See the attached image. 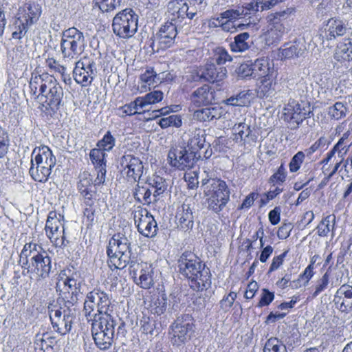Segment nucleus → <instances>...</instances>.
I'll return each mask as SVG.
<instances>
[{
    "mask_svg": "<svg viewBox=\"0 0 352 352\" xmlns=\"http://www.w3.org/2000/svg\"><path fill=\"white\" fill-rule=\"evenodd\" d=\"M107 254L108 265L111 269L122 270L129 265L130 274L134 278L138 274L153 273L151 265L138 263L137 256L132 253L131 240L123 234L118 233L110 239Z\"/></svg>",
    "mask_w": 352,
    "mask_h": 352,
    "instance_id": "nucleus-1",
    "label": "nucleus"
},
{
    "mask_svg": "<svg viewBox=\"0 0 352 352\" xmlns=\"http://www.w3.org/2000/svg\"><path fill=\"white\" fill-rule=\"evenodd\" d=\"M179 272L190 283V287L196 291L208 289L211 285L209 268L193 253L184 252L177 261Z\"/></svg>",
    "mask_w": 352,
    "mask_h": 352,
    "instance_id": "nucleus-2",
    "label": "nucleus"
},
{
    "mask_svg": "<svg viewBox=\"0 0 352 352\" xmlns=\"http://www.w3.org/2000/svg\"><path fill=\"white\" fill-rule=\"evenodd\" d=\"M92 321L91 333L96 346L101 350L109 349L114 339L125 338L127 331L126 324L121 322L115 333L116 320L111 314L102 316H96L91 320Z\"/></svg>",
    "mask_w": 352,
    "mask_h": 352,
    "instance_id": "nucleus-3",
    "label": "nucleus"
},
{
    "mask_svg": "<svg viewBox=\"0 0 352 352\" xmlns=\"http://www.w3.org/2000/svg\"><path fill=\"white\" fill-rule=\"evenodd\" d=\"M19 263L28 272L34 273L38 277H49L52 270V260L43 248L34 243H28L20 254Z\"/></svg>",
    "mask_w": 352,
    "mask_h": 352,
    "instance_id": "nucleus-4",
    "label": "nucleus"
},
{
    "mask_svg": "<svg viewBox=\"0 0 352 352\" xmlns=\"http://www.w3.org/2000/svg\"><path fill=\"white\" fill-rule=\"evenodd\" d=\"M85 46L84 34L77 28H69L62 32L60 51L65 63L76 60L83 52Z\"/></svg>",
    "mask_w": 352,
    "mask_h": 352,
    "instance_id": "nucleus-5",
    "label": "nucleus"
},
{
    "mask_svg": "<svg viewBox=\"0 0 352 352\" xmlns=\"http://www.w3.org/2000/svg\"><path fill=\"white\" fill-rule=\"evenodd\" d=\"M84 311L87 319H94V316H102L113 311L109 296L104 292L94 289L87 294L84 302Z\"/></svg>",
    "mask_w": 352,
    "mask_h": 352,
    "instance_id": "nucleus-6",
    "label": "nucleus"
},
{
    "mask_svg": "<svg viewBox=\"0 0 352 352\" xmlns=\"http://www.w3.org/2000/svg\"><path fill=\"white\" fill-rule=\"evenodd\" d=\"M138 15L131 8H126L116 14L113 19V32L121 38H129L138 30Z\"/></svg>",
    "mask_w": 352,
    "mask_h": 352,
    "instance_id": "nucleus-7",
    "label": "nucleus"
},
{
    "mask_svg": "<svg viewBox=\"0 0 352 352\" xmlns=\"http://www.w3.org/2000/svg\"><path fill=\"white\" fill-rule=\"evenodd\" d=\"M294 11L293 8L269 14L267 17L269 28L264 34V39L268 45L278 43L285 32L283 20L286 19Z\"/></svg>",
    "mask_w": 352,
    "mask_h": 352,
    "instance_id": "nucleus-8",
    "label": "nucleus"
},
{
    "mask_svg": "<svg viewBox=\"0 0 352 352\" xmlns=\"http://www.w3.org/2000/svg\"><path fill=\"white\" fill-rule=\"evenodd\" d=\"M65 308L50 311V318L53 328L60 335H65L70 332L72 324L76 318V310L74 306L65 304Z\"/></svg>",
    "mask_w": 352,
    "mask_h": 352,
    "instance_id": "nucleus-9",
    "label": "nucleus"
},
{
    "mask_svg": "<svg viewBox=\"0 0 352 352\" xmlns=\"http://www.w3.org/2000/svg\"><path fill=\"white\" fill-rule=\"evenodd\" d=\"M63 95L62 87L54 77L43 94L40 96L41 99L38 102L45 110L55 112L63 106Z\"/></svg>",
    "mask_w": 352,
    "mask_h": 352,
    "instance_id": "nucleus-10",
    "label": "nucleus"
},
{
    "mask_svg": "<svg viewBox=\"0 0 352 352\" xmlns=\"http://www.w3.org/2000/svg\"><path fill=\"white\" fill-rule=\"evenodd\" d=\"M200 155H196L195 151L182 146L172 147L168 155V160L171 166L179 170L192 168Z\"/></svg>",
    "mask_w": 352,
    "mask_h": 352,
    "instance_id": "nucleus-11",
    "label": "nucleus"
},
{
    "mask_svg": "<svg viewBox=\"0 0 352 352\" xmlns=\"http://www.w3.org/2000/svg\"><path fill=\"white\" fill-rule=\"evenodd\" d=\"M192 318L186 314L178 317L171 325V342L173 345L180 346L190 340L192 330Z\"/></svg>",
    "mask_w": 352,
    "mask_h": 352,
    "instance_id": "nucleus-12",
    "label": "nucleus"
},
{
    "mask_svg": "<svg viewBox=\"0 0 352 352\" xmlns=\"http://www.w3.org/2000/svg\"><path fill=\"white\" fill-rule=\"evenodd\" d=\"M177 27L173 22H166L154 36L151 47L153 50H166L175 43L177 35Z\"/></svg>",
    "mask_w": 352,
    "mask_h": 352,
    "instance_id": "nucleus-13",
    "label": "nucleus"
},
{
    "mask_svg": "<svg viewBox=\"0 0 352 352\" xmlns=\"http://www.w3.org/2000/svg\"><path fill=\"white\" fill-rule=\"evenodd\" d=\"M135 223L138 232L144 236L153 238L156 236L158 227L153 215L146 209H140L134 214Z\"/></svg>",
    "mask_w": 352,
    "mask_h": 352,
    "instance_id": "nucleus-14",
    "label": "nucleus"
},
{
    "mask_svg": "<svg viewBox=\"0 0 352 352\" xmlns=\"http://www.w3.org/2000/svg\"><path fill=\"white\" fill-rule=\"evenodd\" d=\"M74 63L73 76L75 81L84 87L90 85L96 74L95 63L85 58Z\"/></svg>",
    "mask_w": 352,
    "mask_h": 352,
    "instance_id": "nucleus-15",
    "label": "nucleus"
},
{
    "mask_svg": "<svg viewBox=\"0 0 352 352\" xmlns=\"http://www.w3.org/2000/svg\"><path fill=\"white\" fill-rule=\"evenodd\" d=\"M120 166L126 177L136 182L140 180L144 169L142 161L132 155H124L120 158Z\"/></svg>",
    "mask_w": 352,
    "mask_h": 352,
    "instance_id": "nucleus-16",
    "label": "nucleus"
},
{
    "mask_svg": "<svg viewBox=\"0 0 352 352\" xmlns=\"http://www.w3.org/2000/svg\"><path fill=\"white\" fill-rule=\"evenodd\" d=\"M75 276L77 274H73L71 276H67L63 280V289L61 291L60 296L63 299L65 304L69 306H74L78 300V294L80 292V283Z\"/></svg>",
    "mask_w": 352,
    "mask_h": 352,
    "instance_id": "nucleus-17",
    "label": "nucleus"
},
{
    "mask_svg": "<svg viewBox=\"0 0 352 352\" xmlns=\"http://www.w3.org/2000/svg\"><path fill=\"white\" fill-rule=\"evenodd\" d=\"M189 10L188 3L184 0H173L167 5V22H173L177 26L181 25L186 19V12Z\"/></svg>",
    "mask_w": 352,
    "mask_h": 352,
    "instance_id": "nucleus-18",
    "label": "nucleus"
},
{
    "mask_svg": "<svg viewBox=\"0 0 352 352\" xmlns=\"http://www.w3.org/2000/svg\"><path fill=\"white\" fill-rule=\"evenodd\" d=\"M306 50L305 41L304 38L299 37L293 41L285 43L279 48L278 56L281 58H298L302 56Z\"/></svg>",
    "mask_w": 352,
    "mask_h": 352,
    "instance_id": "nucleus-19",
    "label": "nucleus"
},
{
    "mask_svg": "<svg viewBox=\"0 0 352 352\" xmlns=\"http://www.w3.org/2000/svg\"><path fill=\"white\" fill-rule=\"evenodd\" d=\"M31 156L32 162L47 168L48 171L52 173V169L56 165V159L48 146H42L35 148Z\"/></svg>",
    "mask_w": 352,
    "mask_h": 352,
    "instance_id": "nucleus-20",
    "label": "nucleus"
},
{
    "mask_svg": "<svg viewBox=\"0 0 352 352\" xmlns=\"http://www.w3.org/2000/svg\"><path fill=\"white\" fill-rule=\"evenodd\" d=\"M333 302L341 312L352 311V287L349 285H342L337 290Z\"/></svg>",
    "mask_w": 352,
    "mask_h": 352,
    "instance_id": "nucleus-21",
    "label": "nucleus"
},
{
    "mask_svg": "<svg viewBox=\"0 0 352 352\" xmlns=\"http://www.w3.org/2000/svg\"><path fill=\"white\" fill-rule=\"evenodd\" d=\"M41 14V7L38 4L28 3L19 8L16 19L30 28L38 21Z\"/></svg>",
    "mask_w": 352,
    "mask_h": 352,
    "instance_id": "nucleus-22",
    "label": "nucleus"
},
{
    "mask_svg": "<svg viewBox=\"0 0 352 352\" xmlns=\"http://www.w3.org/2000/svg\"><path fill=\"white\" fill-rule=\"evenodd\" d=\"M227 69L225 67H217L214 63H208L200 74V79L211 83L222 82L227 77Z\"/></svg>",
    "mask_w": 352,
    "mask_h": 352,
    "instance_id": "nucleus-23",
    "label": "nucleus"
},
{
    "mask_svg": "<svg viewBox=\"0 0 352 352\" xmlns=\"http://www.w3.org/2000/svg\"><path fill=\"white\" fill-rule=\"evenodd\" d=\"M54 76L48 75L47 74H43L38 75L36 74H32L30 82L29 87L30 89V93L34 96V98L40 100V96L43 94L46 88L53 79Z\"/></svg>",
    "mask_w": 352,
    "mask_h": 352,
    "instance_id": "nucleus-24",
    "label": "nucleus"
},
{
    "mask_svg": "<svg viewBox=\"0 0 352 352\" xmlns=\"http://www.w3.org/2000/svg\"><path fill=\"white\" fill-rule=\"evenodd\" d=\"M215 91L208 85H204L195 89L190 96L191 102L196 107L212 104L214 100Z\"/></svg>",
    "mask_w": 352,
    "mask_h": 352,
    "instance_id": "nucleus-25",
    "label": "nucleus"
},
{
    "mask_svg": "<svg viewBox=\"0 0 352 352\" xmlns=\"http://www.w3.org/2000/svg\"><path fill=\"white\" fill-rule=\"evenodd\" d=\"M176 218L178 221V227L183 231H188L192 228L194 225V216L190 204L184 202L178 208Z\"/></svg>",
    "mask_w": 352,
    "mask_h": 352,
    "instance_id": "nucleus-26",
    "label": "nucleus"
},
{
    "mask_svg": "<svg viewBox=\"0 0 352 352\" xmlns=\"http://www.w3.org/2000/svg\"><path fill=\"white\" fill-rule=\"evenodd\" d=\"M210 188H208V195L213 197V198L219 199L221 202L228 204L230 200V190L226 183L221 179H210Z\"/></svg>",
    "mask_w": 352,
    "mask_h": 352,
    "instance_id": "nucleus-27",
    "label": "nucleus"
},
{
    "mask_svg": "<svg viewBox=\"0 0 352 352\" xmlns=\"http://www.w3.org/2000/svg\"><path fill=\"white\" fill-rule=\"evenodd\" d=\"M348 28L346 23L340 19L331 18L328 20L324 29V35L327 40L335 39L337 36H341L346 34Z\"/></svg>",
    "mask_w": 352,
    "mask_h": 352,
    "instance_id": "nucleus-28",
    "label": "nucleus"
},
{
    "mask_svg": "<svg viewBox=\"0 0 352 352\" xmlns=\"http://www.w3.org/2000/svg\"><path fill=\"white\" fill-rule=\"evenodd\" d=\"M205 135L204 130L196 129L190 132L187 144V148L190 151H195L196 155H200V158L201 157V149L205 146H207L208 148L210 147V144L206 145L205 144Z\"/></svg>",
    "mask_w": 352,
    "mask_h": 352,
    "instance_id": "nucleus-29",
    "label": "nucleus"
},
{
    "mask_svg": "<svg viewBox=\"0 0 352 352\" xmlns=\"http://www.w3.org/2000/svg\"><path fill=\"white\" fill-rule=\"evenodd\" d=\"M224 113L221 107H210L196 110L193 113V118L200 122H210L221 118Z\"/></svg>",
    "mask_w": 352,
    "mask_h": 352,
    "instance_id": "nucleus-30",
    "label": "nucleus"
},
{
    "mask_svg": "<svg viewBox=\"0 0 352 352\" xmlns=\"http://www.w3.org/2000/svg\"><path fill=\"white\" fill-rule=\"evenodd\" d=\"M252 42L250 40V34L242 32L234 37V41L230 43V48L233 52H243L248 50Z\"/></svg>",
    "mask_w": 352,
    "mask_h": 352,
    "instance_id": "nucleus-31",
    "label": "nucleus"
},
{
    "mask_svg": "<svg viewBox=\"0 0 352 352\" xmlns=\"http://www.w3.org/2000/svg\"><path fill=\"white\" fill-rule=\"evenodd\" d=\"M285 114L290 116L292 120H294L297 124L302 122L307 118L306 111L305 109H302L300 104L296 100L290 101L284 108Z\"/></svg>",
    "mask_w": 352,
    "mask_h": 352,
    "instance_id": "nucleus-32",
    "label": "nucleus"
},
{
    "mask_svg": "<svg viewBox=\"0 0 352 352\" xmlns=\"http://www.w3.org/2000/svg\"><path fill=\"white\" fill-rule=\"evenodd\" d=\"M252 93L250 90H243L236 95L230 96L224 102L228 105L245 107L250 104Z\"/></svg>",
    "mask_w": 352,
    "mask_h": 352,
    "instance_id": "nucleus-33",
    "label": "nucleus"
},
{
    "mask_svg": "<svg viewBox=\"0 0 352 352\" xmlns=\"http://www.w3.org/2000/svg\"><path fill=\"white\" fill-rule=\"evenodd\" d=\"M261 81L257 94L260 98H267L274 94L275 91L276 82L274 81L273 74L263 77Z\"/></svg>",
    "mask_w": 352,
    "mask_h": 352,
    "instance_id": "nucleus-34",
    "label": "nucleus"
},
{
    "mask_svg": "<svg viewBox=\"0 0 352 352\" xmlns=\"http://www.w3.org/2000/svg\"><path fill=\"white\" fill-rule=\"evenodd\" d=\"M335 224V215H327L325 217L322 218L320 223L316 228V229L317 230L318 235L321 237H324L327 236L330 232H331L332 235H333Z\"/></svg>",
    "mask_w": 352,
    "mask_h": 352,
    "instance_id": "nucleus-35",
    "label": "nucleus"
},
{
    "mask_svg": "<svg viewBox=\"0 0 352 352\" xmlns=\"http://www.w3.org/2000/svg\"><path fill=\"white\" fill-rule=\"evenodd\" d=\"M31 177L36 182L45 183L47 181L51 173L47 168L41 166L31 161V166L29 170Z\"/></svg>",
    "mask_w": 352,
    "mask_h": 352,
    "instance_id": "nucleus-36",
    "label": "nucleus"
},
{
    "mask_svg": "<svg viewBox=\"0 0 352 352\" xmlns=\"http://www.w3.org/2000/svg\"><path fill=\"white\" fill-rule=\"evenodd\" d=\"M336 57L338 60L349 61L352 60V38L345 39L344 42L338 45Z\"/></svg>",
    "mask_w": 352,
    "mask_h": 352,
    "instance_id": "nucleus-37",
    "label": "nucleus"
},
{
    "mask_svg": "<svg viewBox=\"0 0 352 352\" xmlns=\"http://www.w3.org/2000/svg\"><path fill=\"white\" fill-rule=\"evenodd\" d=\"M63 223L61 221L56 217V212H50L45 228L47 236H52L54 234H56V232L59 231L61 228H63Z\"/></svg>",
    "mask_w": 352,
    "mask_h": 352,
    "instance_id": "nucleus-38",
    "label": "nucleus"
},
{
    "mask_svg": "<svg viewBox=\"0 0 352 352\" xmlns=\"http://www.w3.org/2000/svg\"><path fill=\"white\" fill-rule=\"evenodd\" d=\"M146 182L152 189H154L153 197L155 198L163 194L167 188L166 180L158 175H153L146 180Z\"/></svg>",
    "mask_w": 352,
    "mask_h": 352,
    "instance_id": "nucleus-39",
    "label": "nucleus"
},
{
    "mask_svg": "<svg viewBox=\"0 0 352 352\" xmlns=\"http://www.w3.org/2000/svg\"><path fill=\"white\" fill-rule=\"evenodd\" d=\"M232 60V57L229 54L228 52L223 47H218L213 50L210 62L221 67V65Z\"/></svg>",
    "mask_w": 352,
    "mask_h": 352,
    "instance_id": "nucleus-40",
    "label": "nucleus"
},
{
    "mask_svg": "<svg viewBox=\"0 0 352 352\" xmlns=\"http://www.w3.org/2000/svg\"><path fill=\"white\" fill-rule=\"evenodd\" d=\"M140 79L144 85H142V88L146 89V85L151 86L154 84L161 82V78L152 67H148L140 76Z\"/></svg>",
    "mask_w": 352,
    "mask_h": 352,
    "instance_id": "nucleus-41",
    "label": "nucleus"
},
{
    "mask_svg": "<svg viewBox=\"0 0 352 352\" xmlns=\"http://www.w3.org/2000/svg\"><path fill=\"white\" fill-rule=\"evenodd\" d=\"M46 339H50L47 334H37L36 336L34 341V349L36 352H54V349L51 346L52 342L50 341V343H48Z\"/></svg>",
    "mask_w": 352,
    "mask_h": 352,
    "instance_id": "nucleus-42",
    "label": "nucleus"
},
{
    "mask_svg": "<svg viewBox=\"0 0 352 352\" xmlns=\"http://www.w3.org/2000/svg\"><path fill=\"white\" fill-rule=\"evenodd\" d=\"M245 16L244 9L241 6H237L234 9L228 10L220 14V16L217 19L219 22L223 19H227L230 21H236Z\"/></svg>",
    "mask_w": 352,
    "mask_h": 352,
    "instance_id": "nucleus-43",
    "label": "nucleus"
},
{
    "mask_svg": "<svg viewBox=\"0 0 352 352\" xmlns=\"http://www.w3.org/2000/svg\"><path fill=\"white\" fill-rule=\"evenodd\" d=\"M263 352H287V351L282 341L277 338L272 337L265 342Z\"/></svg>",
    "mask_w": 352,
    "mask_h": 352,
    "instance_id": "nucleus-44",
    "label": "nucleus"
},
{
    "mask_svg": "<svg viewBox=\"0 0 352 352\" xmlns=\"http://www.w3.org/2000/svg\"><path fill=\"white\" fill-rule=\"evenodd\" d=\"M253 64L254 76L259 77H265L273 74L271 72L269 63L264 59L256 60Z\"/></svg>",
    "mask_w": 352,
    "mask_h": 352,
    "instance_id": "nucleus-45",
    "label": "nucleus"
},
{
    "mask_svg": "<svg viewBox=\"0 0 352 352\" xmlns=\"http://www.w3.org/2000/svg\"><path fill=\"white\" fill-rule=\"evenodd\" d=\"M89 157L91 162L94 165L95 169L100 167H106V153L100 148H94L91 150Z\"/></svg>",
    "mask_w": 352,
    "mask_h": 352,
    "instance_id": "nucleus-46",
    "label": "nucleus"
},
{
    "mask_svg": "<svg viewBox=\"0 0 352 352\" xmlns=\"http://www.w3.org/2000/svg\"><path fill=\"white\" fill-rule=\"evenodd\" d=\"M122 0H94V3L103 12H110L120 7Z\"/></svg>",
    "mask_w": 352,
    "mask_h": 352,
    "instance_id": "nucleus-47",
    "label": "nucleus"
},
{
    "mask_svg": "<svg viewBox=\"0 0 352 352\" xmlns=\"http://www.w3.org/2000/svg\"><path fill=\"white\" fill-rule=\"evenodd\" d=\"M163 97V92L159 90H156L147 94L144 97H138V99L142 100L140 103L142 108L144 109L147 105L162 101Z\"/></svg>",
    "mask_w": 352,
    "mask_h": 352,
    "instance_id": "nucleus-48",
    "label": "nucleus"
},
{
    "mask_svg": "<svg viewBox=\"0 0 352 352\" xmlns=\"http://www.w3.org/2000/svg\"><path fill=\"white\" fill-rule=\"evenodd\" d=\"M29 28L30 27L26 26L21 20L16 19L12 27V38L16 40L21 39L25 36Z\"/></svg>",
    "mask_w": 352,
    "mask_h": 352,
    "instance_id": "nucleus-49",
    "label": "nucleus"
},
{
    "mask_svg": "<svg viewBox=\"0 0 352 352\" xmlns=\"http://www.w3.org/2000/svg\"><path fill=\"white\" fill-rule=\"evenodd\" d=\"M232 131L234 134L236 135L235 140L236 142H238L239 139H240V141H241L245 138H248L252 131L250 129V126L245 122L236 124L233 126Z\"/></svg>",
    "mask_w": 352,
    "mask_h": 352,
    "instance_id": "nucleus-50",
    "label": "nucleus"
},
{
    "mask_svg": "<svg viewBox=\"0 0 352 352\" xmlns=\"http://www.w3.org/2000/svg\"><path fill=\"white\" fill-rule=\"evenodd\" d=\"M157 123L162 129H166L169 126L179 128L182 124V120L179 115H171L168 117L162 118L159 120Z\"/></svg>",
    "mask_w": 352,
    "mask_h": 352,
    "instance_id": "nucleus-51",
    "label": "nucleus"
},
{
    "mask_svg": "<svg viewBox=\"0 0 352 352\" xmlns=\"http://www.w3.org/2000/svg\"><path fill=\"white\" fill-rule=\"evenodd\" d=\"M142 100L138 99V97L135 98L133 102H130L129 104H125L122 107V110L124 116H133L137 113H140L141 110L143 109L141 102Z\"/></svg>",
    "mask_w": 352,
    "mask_h": 352,
    "instance_id": "nucleus-52",
    "label": "nucleus"
},
{
    "mask_svg": "<svg viewBox=\"0 0 352 352\" xmlns=\"http://www.w3.org/2000/svg\"><path fill=\"white\" fill-rule=\"evenodd\" d=\"M346 107L341 102H337L333 106L329 107V116L335 120H339L346 116Z\"/></svg>",
    "mask_w": 352,
    "mask_h": 352,
    "instance_id": "nucleus-53",
    "label": "nucleus"
},
{
    "mask_svg": "<svg viewBox=\"0 0 352 352\" xmlns=\"http://www.w3.org/2000/svg\"><path fill=\"white\" fill-rule=\"evenodd\" d=\"M167 308V298L165 294H162L158 297L151 306V310L157 316H160L164 314Z\"/></svg>",
    "mask_w": 352,
    "mask_h": 352,
    "instance_id": "nucleus-54",
    "label": "nucleus"
},
{
    "mask_svg": "<svg viewBox=\"0 0 352 352\" xmlns=\"http://www.w3.org/2000/svg\"><path fill=\"white\" fill-rule=\"evenodd\" d=\"M242 7L244 9L245 16L248 14H256L258 12L264 11L262 1L259 0H253L250 3H247L242 6Z\"/></svg>",
    "mask_w": 352,
    "mask_h": 352,
    "instance_id": "nucleus-55",
    "label": "nucleus"
},
{
    "mask_svg": "<svg viewBox=\"0 0 352 352\" xmlns=\"http://www.w3.org/2000/svg\"><path fill=\"white\" fill-rule=\"evenodd\" d=\"M236 72L238 76L241 78H245L247 77L255 78L252 63H245L241 64L236 69Z\"/></svg>",
    "mask_w": 352,
    "mask_h": 352,
    "instance_id": "nucleus-56",
    "label": "nucleus"
},
{
    "mask_svg": "<svg viewBox=\"0 0 352 352\" xmlns=\"http://www.w3.org/2000/svg\"><path fill=\"white\" fill-rule=\"evenodd\" d=\"M115 138L112 136L111 133L108 131L103 137V138L100 140L97 146L98 148L102 149L104 152L111 151L113 147L115 146Z\"/></svg>",
    "mask_w": 352,
    "mask_h": 352,
    "instance_id": "nucleus-57",
    "label": "nucleus"
},
{
    "mask_svg": "<svg viewBox=\"0 0 352 352\" xmlns=\"http://www.w3.org/2000/svg\"><path fill=\"white\" fill-rule=\"evenodd\" d=\"M350 135L351 131L349 130L344 132L337 144H335V149H340L342 152L344 151L343 153L345 154L351 144Z\"/></svg>",
    "mask_w": 352,
    "mask_h": 352,
    "instance_id": "nucleus-58",
    "label": "nucleus"
},
{
    "mask_svg": "<svg viewBox=\"0 0 352 352\" xmlns=\"http://www.w3.org/2000/svg\"><path fill=\"white\" fill-rule=\"evenodd\" d=\"M305 157V153L302 151H298L293 156L289 164L290 172L296 173L299 170Z\"/></svg>",
    "mask_w": 352,
    "mask_h": 352,
    "instance_id": "nucleus-59",
    "label": "nucleus"
},
{
    "mask_svg": "<svg viewBox=\"0 0 352 352\" xmlns=\"http://www.w3.org/2000/svg\"><path fill=\"white\" fill-rule=\"evenodd\" d=\"M46 63H47V66L51 69H53L55 72L60 73L63 78L64 82L65 83H67V78H66L67 67H66V65H62L59 64L58 62L53 58H48L46 60Z\"/></svg>",
    "mask_w": 352,
    "mask_h": 352,
    "instance_id": "nucleus-60",
    "label": "nucleus"
},
{
    "mask_svg": "<svg viewBox=\"0 0 352 352\" xmlns=\"http://www.w3.org/2000/svg\"><path fill=\"white\" fill-rule=\"evenodd\" d=\"M48 238L56 247H64L66 246L68 243V241H66L64 228H61L59 231L56 232V234H54L52 236H49Z\"/></svg>",
    "mask_w": 352,
    "mask_h": 352,
    "instance_id": "nucleus-61",
    "label": "nucleus"
},
{
    "mask_svg": "<svg viewBox=\"0 0 352 352\" xmlns=\"http://www.w3.org/2000/svg\"><path fill=\"white\" fill-rule=\"evenodd\" d=\"M9 142L8 133L0 126V158L8 153Z\"/></svg>",
    "mask_w": 352,
    "mask_h": 352,
    "instance_id": "nucleus-62",
    "label": "nucleus"
},
{
    "mask_svg": "<svg viewBox=\"0 0 352 352\" xmlns=\"http://www.w3.org/2000/svg\"><path fill=\"white\" fill-rule=\"evenodd\" d=\"M96 192L95 186L86 189L85 190L80 192V195L83 197L84 204L89 207H91L94 204L95 198L94 196Z\"/></svg>",
    "mask_w": 352,
    "mask_h": 352,
    "instance_id": "nucleus-63",
    "label": "nucleus"
},
{
    "mask_svg": "<svg viewBox=\"0 0 352 352\" xmlns=\"http://www.w3.org/2000/svg\"><path fill=\"white\" fill-rule=\"evenodd\" d=\"M94 186L92 178L90 175L83 173L80 176V180L78 183V189L79 192Z\"/></svg>",
    "mask_w": 352,
    "mask_h": 352,
    "instance_id": "nucleus-64",
    "label": "nucleus"
}]
</instances>
